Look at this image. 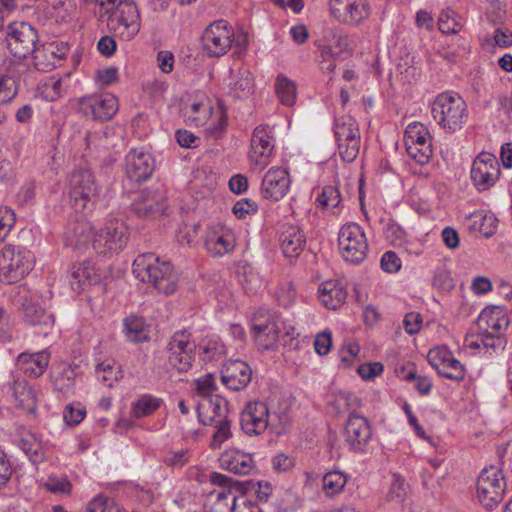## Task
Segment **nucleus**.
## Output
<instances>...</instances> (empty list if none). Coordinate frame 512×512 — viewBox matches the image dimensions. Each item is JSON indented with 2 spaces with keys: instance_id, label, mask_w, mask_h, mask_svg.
<instances>
[{
  "instance_id": "obj_1",
  "label": "nucleus",
  "mask_w": 512,
  "mask_h": 512,
  "mask_svg": "<svg viewBox=\"0 0 512 512\" xmlns=\"http://www.w3.org/2000/svg\"><path fill=\"white\" fill-rule=\"evenodd\" d=\"M133 273L137 279L150 283L160 293L172 294L177 289L178 276L169 261H161L153 253L137 256L133 262Z\"/></svg>"
},
{
  "instance_id": "obj_2",
  "label": "nucleus",
  "mask_w": 512,
  "mask_h": 512,
  "mask_svg": "<svg viewBox=\"0 0 512 512\" xmlns=\"http://www.w3.org/2000/svg\"><path fill=\"white\" fill-rule=\"evenodd\" d=\"M110 14L107 20L109 31L115 37L130 41L140 30V14L136 4L131 0H117L115 5L106 7Z\"/></svg>"
},
{
  "instance_id": "obj_3",
  "label": "nucleus",
  "mask_w": 512,
  "mask_h": 512,
  "mask_svg": "<svg viewBox=\"0 0 512 512\" xmlns=\"http://www.w3.org/2000/svg\"><path fill=\"white\" fill-rule=\"evenodd\" d=\"M467 105L458 95L439 94L432 103L434 120L445 130L455 132L461 129L467 119Z\"/></svg>"
},
{
  "instance_id": "obj_4",
  "label": "nucleus",
  "mask_w": 512,
  "mask_h": 512,
  "mask_svg": "<svg viewBox=\"0 0 512 512\" xmlns=\"http://www.w3.org/2000/svg\"><path fill=\"white\" fill-rule=\"evenodd\" d=\"M32 258L30 251L6 245L0 252V280L9 284L21 280L32 269Z\"/></svg>"
},
{
  "instance_id": "obj_5",
  "label": "nucleus",
  "mask_w": 512,
  "mask_h": 512,
  "mask_svg": "<svg viewBox=\"0 0 512 512\" xmlns=\"http://www.w3.org/2000/svg\"><path fill=\"white\" fill-rule=\"evenodd\" d=\"M196 344L186 330L175 332L167 345L168 365L179 374L187 373L195 359Z\"/></svg>"
},
{
  "instance_id": "obj_6",
  "label": "nucleus",
  "mask_w": 512,
  "mask_h": 512,
  "mask_svg": "<svg viewBox=\"0 0 512 512\" xmlns=\"http://www.w3.org/2000/svg\"><path fill=\"white\" fill-rule=\"evenodd\" d=\"M334 136L341 159L354 161L360 150V130L356 120L347 115L339 117L334 125Z\"/></svg>"
},
{
  "instance_id": "obj_7",
  "label": "nucleus",
  "mask_w": 512,
  "mask_h": 512,
  "mask_svg": "<svg viewBox=\"0 0 512 512\" xmlns=\"http://www.w3.org/2000/svg\"><path fill=\"white\" fill-rule=\"evenodd\" d=\"M7 48L10 53L19 59H26L31 55L39 43L37 30L26 22H14L6 29Z\"/></svg>"
},
{
  "instance_id": "obj_8",
  "label": "nucleus",
  "mask_w": 512,
  "mask_h": 512,
  "mask_svg": "<svg viewBox=\"0 0 512 512\" xmlns=\"http://www.w3.org/2000/svg\"><path fill=\"white\" fill-rule=\"evenodd\" d=\"M167 192L162 184H156L138 192L131 209L140 218L155 219L167 209Z\"/></svg>"
},
{
  "instance_id": "obj_9",
  "label": "nucleus",
  "mask_w": 512,
  "mask_h": 512,
  "mask_svg": "<svg viewBox=\"0 0 512 512\" xmlns=\"http://www.w3.org/2000/svg\"><path fill=\"white\" fill-rule=\"evenodd\" d=\"M338 245L343 258L351 263H361L368 252V242L363 229L356 223L343 225L338 235Z\"/></svg>"
},
{
  "instance_id": "obj_10",
  "label": "nucleus",
  "mask_w": 512,
  "mask_h": 512,
  "mask_svg": "<svg viewBox=\"0 0 512 512\" xmlns=\"http://www.w3.org/2000/svg\"><path fill=\"white\" fill-rule=\"evenodd\" d=\"M505 487L506 482L498 468H485L477 480L478 499L485 508L492 510L503 500Z\"/></svg>"
},
{
  "instance_id": "obj_11",
  "label": "nucleus",
  "mask_w": 512,
  "mask_h": 512,
  "mask_svg": "<svg viewBox=\"0 0 512 512\" xmlns=\"http://www.w3.org/2000/svg\"><path fill=\"white\" fill-rule=\"evenodd\" d=\"M128 240L127 227L117 219H110L105 226L93 234L92 247L101 255L119 252Z\"/></svg>"
},
{
  "instance_id": "obj_12",
  "label": "nucleus",
  "mask_w": 512,
  "mask_h": 512,
  "mask_svg": "<svg viewBox=\"0 0 512 512\" xmlns=\"http://www.w3.org/2000/svg\"><path fill=\"white\" fill-rule=\"evenodd\" d=\"M70 203L75 211H82L96 194L94 177L88 169H75L69 177Z\"/></svg>"
},
{
  "instance_id": "obj_13",
  "label": "nucleus",
  "mask_w": 512,
  "mask_h": 512,
  "mask_svg": "<svg viewBox=\"0 0 512 512\" xmlns=\"http://www.w3.org/2000/svg\"><path fill=\"white\" fill-rule=\"evenodd\" d=\"M233 36L232 27L225 20L216 21L202 35L203 48L209 56L220 57L231 48Z\"/></svg>"
},
{
  "instance_id": "obj_14",
  "label": "nucleus",
  "mask_w": 512,
  "mask_h": 512,
  "mask_svg": "<svg viewBox=\"0 0 512 512\" xmlns=\"http://www.w3.org/2000/svg\"><path fill=\"white\" fill-rule=\"evenodd\" d=\"M329 12L340 23L358 25L368 19L371 8L368 0H330Z\"/></svg>"
},
{
  "instance_id": "obj_15",
  "label": "nucleus",
  "mask_w": 512,
  "mask_h": 512,
  "mask_svg": "<svg viewBox=\"0 0 512 512\" xmlns=\"http://www.w3.org/2000/svg\"><path fill=\"white\" fill-rule=\"evenodd\" d=\"M499 176V162L493 154L482 152L473 161L471 180L478 191L489 190Z\"/></svg>"
},
{
  "instance_id": "obj_16",
  "label": "nucleus",
  "mask_w": 512,
  "mask_h": 512,
  "mask_svg": "<svg viewBox=\"0 0 512 512\" xmlns=\"http://www.w3.org/2000/svg\"><path fill=\"white\" fill-rule=\"evenodd\" d=\"M407 153L420 164L426 163L432 154L428 129L420 122L409 124L405 130Z\"/></svg>"
},
{
  "instance_id": "obj_17",
  "label": "nucleus",
  "mask_w": 512,
  "mask_h": 512,
  "mask_svg": "<svg viewBox=\"0 0 512 512\" xmlns=\"http://www.w3.org/2000/svg\"><path fill=\"white\" fill-rule=\"evenodd\" d=\"M268 406L262 401H253L246 404L240 415V425L243 432L249 436L262 434L274 422L269 420Z\"/></svg>"
},
{
  "instance_id": "obj_18",
  "label": "nucleus",
  "mask_w": 512,
  "mask_h": 512,
  "mask_svg": "<svg viewBox=\"0 0 512 512\" xmlns=\"http://www.w3.org/2000/svg\"><path fill=\"white\" fill-rule=\"evenodd\" d=\"M427 360L437 372L445 378L462 381L466 370L459 360L453 357L445 346H438L428 352Z\"/></svg>"
},
{
  "instance_id": "obj_19",
  "label": "nucleus",
  "mask_w": 512,
  "mask_h": 512,
  "mask_svg": "<svg viewBox=\"0 0 512 512\" xmlns=\"http://www.w3.org/2000/svg\"><path fill=\"white\" fill-rule=\"evenodd\" d=\"M79 110L86 117L105 122L117 112L118 101L112 94L83 97L79 101Z\"/></svg>"
},
{
  "instance_id": "obj_20",
  "label": "nucleus",
  "mask_w": 512,
  "mask_h": 512,
  "mask_svg": "<svg viewBox=\"0 0 512 512\" xmlns=\"http://www.w3.org/2000/svg\"><path fill=\"white\" fill-rule=\"evenodd\" d=\"M372 436L367 419L357 414H351L344 429L345 442L354 452L364 451Z\"/></svg>"
},
{
  "instance_id": "obj_21",
  "label": "nucleus",
  "mask_w": 512,
  "mask_h": 512,
  "mask_svg": "<svg viewBox=\"0 0 512 512\" xmlns=\"http://www.w3.org/2000/svg\"><path fill=\"white\" fill-rule=\"evenodd\" d=\"M252 379V369L249 364L239 359L226 361L221 370V381L229 389L240 391Z\"/></svg>"
},
{
  "instance_id": "obj_22",
  "label": "nucleus",
  "mask_w": 512,
  "mask_h": 512,
  "mask_svg": "<svg viewBox=\"0 0 512 512\" xmlns=\"http://www.w3.org/2000/svg\"><path fill=\"white\" fill-rule=\"evenodd\" d=\"M290 183V176L286 169L270 168L262 180L261 193L265 199L279 201L287 194Z\"/></svg>"
},
{
  "instance_id": "obj_23",
  "label": "nucleus",
  "mask_w": 512,
  "mask_h": 512,
  "mask_svg": "<svg viewBox=\"0 0 512 512\" xmlns=\"http://www.w3.org/2000/svg\"><path fill=\"white\" fill-rule=\"evenodd\" d=\"M155 168L154 159L144 151L131 150L125 158L126 176L133 182L147 180Z\"/></svg>"
},
{
  "instance_id": "obj_24",
  "label": "nucleus",
  "mask_w": 512,
  "mask_h": 512,
  "mask_svg": "<svg viewBox=\"0 0 512 512\" xmlns=\"http://www.w3.org/2000/svg\"><path fill=\"white\" fill-rule=\"evenodd\" d=\"M324 44L320 47L321 55L326 58L345 59L350 55V41L348 35L340 28H326L323 31Z\"/></svg>"
},
{
  "instance_id": "obj_25",
  "label": "nucleus",
  "mask_w": 512,
  "mask_h": 512,
  "mask_svg": "<svg viewBox=\"0 0 512 512\" xmlns=\"http://www.w3.org/2000/svg\"><path fill=\"white\" fill-rule=\"evenodd\" d=\"M228 412L227 400L219 395L206 397L197 406L198 418L203 425H213L214 422L225 419Z\"/></svg>"
},
{
  "instance_id": "obj_26",
  "label": "nucleus",
  "mask_w": 512,
  "mask_h": 512,
  "mask_svg": "<svg viewBox=\"0 0 512 512\" xmlns=\"http://www.w3.org/2000/svg\"><path fill=\"white\" fill-rule=\"evenodd\" d=\"M268 126H258L254 129L251 138L250 159L257 165L265 166L272 154V137L267 131Z\"/></svg>"
},
{
  "instance_id": "obj_27",
  "label": "nucleus",
  "mask_w": 512,
  "mask_h": 512,
  "mask_svg": "<svg viewBox=\"0 0 512 512\" xmlns=\"http://www.w3.org/2000/svg\"><path fill=\"white\" fill-rule=\"evenodd\" d=\"M280 245L283 254L289 258L298 257L304 250L306 238L303 232L296 226H285L280 234Z\"/></svg>"
},
{
  "instance_id": "obj_28",
  "label": "nucleus",
  "mask_w": 512,
  "mask_h": 512,
  "mask_svg": "<svg viewBox=\"0 0 512 512\" xmlns=\"http://www.w3.org/2000/svg\"><path fill=\"white\" fill-rule=\"evenodd\" d=\"M93 234L89 223L84 219L77 218L70 221L65 229V244L75 248L85 246L93 237Z\"/></svg>"
},
{
  "instance_id": "obj_29",
  "label": "nucleus",
  "mask_w": 512,
  "mask_h": 512,
  "mask_svg": "<svg viewBox=\"0 0 512 512\" xmlns=\"http://www.w3.org/2000/svg\"><path fill=\"white\" fill-rule=\"evenodd\" d=\"M73 279V289H79L83 285H93L101 281V270L90 261L75 264L70 270Z\"/></svg>"
},
{
  "instance_id": "obj_30",
  "label": "nucleus",
  "mask_w": 512,
  "mask_h": 512,
  "mask_svg": "<svg viewBox=\"0 0 512 512\" xmlns=\"http://www.w3.org/2000/svg\"><path fill=\"white\" fill-rule=\"evenodd\" d=\"M222 468L239 475H247L253 468L251 455L238 450H229L220 457Z\"/></svg>"
},
{
  "instance_id": "obj_31",
  "label": "nucleus",
  "mask_w": 512,
  "mask_h": 512,
  "mask_svg": "<svg viewBox=\"0 0 512 512\" xmlns=\"http://www.w3.org/2000/svg\"><path fill=\"white\" fill-rule=\"evenodd\" d=\"M13 396L17 406L27 413H34L37 408V396L32 386L25 379L14 380Z\"/></svg>"
},
{
  "instance_id": "obj_32",
  "label": "nucleus",
  "mask_w": 512,
  "mask_h": 512,
  "mask_svg": "<svg viewBox=\"0 0 512 512\" xmlns=\"http://www.w3.org/2000/svg\"><path fill=\"white\" fill-rule=\"evenodd\" d=\"M346 290L334 281L323 282L319 287V299L331 310L339 308L346 300Z\"/></svg>"
},
{
  "instance_id": "obj_33",
  "label": "nucleus",
  "mask_w": 512,
  "mask_h": 512,
  "mask_svg": "<svg viewBox=\"0 0 512 512\" xmlns=\"http://www.w3.org/2000/svg\"><path fill=\"white\" fill-rule=\"evenodd\" d=\"M18 364L22 369L33 377H40L49 364V353L41 351L38 353H21L18 357Z\"/></svg>"
},
{
  "instance_id": "obj_34",
  "label": "nucleus",
  "mask_w": 512,
  "mask_h": 512,
  "mask_svg": "<svg viewBox=\"0 0 512 512\" xmlns=\"http://www.w3.org/2000/svg\"><path fill=\"white\" fill-rule=\"evenodd\" d=\"M124 333L134 343H142L149 339V328L143 317L130 315L124 319Z\"/></svg>"
},
{
  "instance_id": "obj_35",
  "label": "nucleus",
  "mask_w": 512,
  "mask_h": 512,
  "mask_svg": "<svg viewBox=\"0 0 512 512\" xmlns=\"http://www.w3.org/2000/svg\"><path fill=\"white\" fill-rule=\"evenodd\" d=\"M34 67L42 72H49L56 67L58 60L52 44L37 45L31 53Z\"/></svg>"
},
{
  "instance_id": "obj_36",
  "label": "nucleus",
  "mask_w": 512,
  "mask_h": 512,
  "mask_svg": "<svg viewBox=\"0 0 512 512\" xmlns=\"http://www.w3.org/2000/svg\"><path fill=\"white\" fill-rule=\"evenodd\" d=\"M280 327L279 324H270V326H256L254 337L257 345L265 350L273 349L276 343L280 340Z\"/></svg>"
},
{
  "instance_id": "obj_37",
  "label": "nucleus",
  "mask_w": 512,
  "mask_h": 512,
  "mask_svg": "<svg viewBox=\"0 0 512 512\" xmlns=\"http://www.w3.org/2000/svg\"><path fill=\"white\" fill-rule=\"evenodd\" d=\"M499 307L484 309L479 316V323L485 322L488 327L493 330L494 334L502 335V331L506 330L509 325V319L506 316H501Z\"/></svg>"
},
{
  "instance_id": "obj_38",
  "label": "nucleus",
  "mask_w": 512,
  "mask_h": 512,
  "mask_svg": "<svg viewBox=\"0 0 512 512\" xmlns=\"http://www.w3.org/2000/svg\"><path fill=\"white\" fill-rule=\"evenodd\" d=\"M275 91L281 104L293 106L296 102V84L285 75L279 74L276 78Z\"/></svg>"
},
{
  "instance_id": "obj_39",
  "label": "nucleus",
  "mask_w": 512,
  "mask_h": 512,
  "mask_svg": "<svg viewBox=\"0 0 512 512\" xmlns=\"http://www.w3.org/2000/svg\"><path fill=\"white\" fill-rule=\"evenodd\" d=\"M74 382L75 372L69 366L64 367L58 375L52 378L54 389L64 396H70L74 393Z\"/></svg>"
},
{
  "instance_id": "obj_40",
  "label": "nucleus",
  "mask_w": 512,
  "mask_h": 512,
  "mask_svg": "<svg viewBox=\"0 0 512 512\" xmlns=\"http://www.w3.org/2000/svg\"><path fill=\"white\" fill-rule=\"evenodd\" d=\"M438 28L444 34H456L462 29L461 17L453 10H443L438 19Z\"/></svg>"
},
{
  "instance_id": "obj_41",
  "label": "nucleus",
  "mask_w": 512,
  "mask_h": 512,
  "mask_svg": "<svg viewBox=\"0 0 512 512\" xmlns=\"http://www.w3.org/2000/svg\"><path fill=\"white\" fill-rule=\"evenodd\" d=\"M205 247L213 255H224L233 248V243L228 236L213 233L206 239Z\"/></svg>"
},
{
  "instance_id": "obj_42",
  "label": "nucleus",
  "mask_w": 512,
  "mask_h": 512,
  "mask_svg": "<svg viewBox=\"0 0 512 512\" xmlns=\"http://www.w3.org/2000/svg\"><path fill=\"white\" fill-rule=\"evenodd\" d=\"M346 477L340 471H330L323 477V489L328 496L342 491L346 484Z\"/></svg>"
},
{
  "instance_id": "obj_43",
  "label": "nucleus",
  "mask_w": 512,
  "mask_h": 512,
  "mask_svg": "<svg viewBox=\"0 0 512 512\" xmlns=\"http://www.w3.org/2000/svg\"><path fill=\"white\" fill-rule=\"evenodd\" d=\"M18 93V84L16 77L12 75L0 76V103L7 104Z\"/></svg>"
},
{
  "instance_id": "obj_44",
  "label": "nucleus",
  "mask_w": 512,
  "mask_h": 512,
  "mask_svg": "<svg viewBox=\"0 0 512 512\" xmlns=\"http://www.w3.org/2000/svg\"><path fill=\"white\" fill-rule=\"evenodd\" d=\"M160 406V400L150 396H142L133 406V413L136 418H142L152 414Z\"/></svg>"
},
{
  "instance_id": "obj_45",
  "label": "nucleus",
  "mask_w": 512,
  "mask_h": 512,
  "mask_svg": "<svg viewBox=\"0 0 512 512\" xmlns=\"http://www.w3.org/2000/svg\"><path fill=\"white\" fill-rule=\"evenodd\" d=\"M210 496H215L216 502L210 508V512L230 511L232 498L236 497L231 489H217L211 492Z\"/></svg>"
},
{
  "instance_id": "obj_46",
  "label": "nucleus",
  "mask_w": 512,
  "mask_h": 512,
  "mask_svg": "<svg viewBox=\"0 0 512 512\" xmlns=\"http://www.w3.org/2000/svg\"><path fill=\"white\" fill-rule=\"evenodd\" d=\"M238 281L247 292L254 291L260 284L258 273L249 265H244L238 270Z\"/></svg>"
},
{
  "instance_id": "obj_47",
  "label": "nucleus",
  "mask_w": 512,
  "mask_h": 512,
  "mask_svg": "<svg viewBox=\"0 0 512 512\" xmlns=\"http://www.w3.org/2000/svg\"><path fill=\"white\" fill-rule=\"evenodd\" d=\"M253 78L249 71L244 70L240 71L237 79L232 84V89L234 90L237 97L247 96L253 90Z\"/></svg>"
},
{
  "instance_id": "obj_48",
  "label": "nucleus",
  "mask_w": 512,
  "mask_h": 512,
  "mask_svg": "<svg viewBox=\"0 0 512 512\" xmlns=\"http://www.w3.org/2000/svg\"><path fill=\"white\" fill-rule=\"evenodd\" d=\"M341 201L340 192L334 186H325L317 198L318 206L321 208L338 207Z\"/></svg>"
},
{
  "instance_id": "obj_49",
  "label": "nucleus",
  "mask_w": 512,
  "mask_h": 512,
  "mask_svg": "<svg viewBox=\"0 0 512 512\" xmlns=\"http://www.w3.org/2000/svg\"><path fill=\"white\" fill-rule=\"evenodd\" d=\"M478 338H480L481 344L486 350H492L493 352L503 350L507 344V340L503 335L494 334L489 331L479 334Z\"/></svg>"
},
{
  "instance_id": "obj_50",
  "label": "nucleus",
  "mask_w": 512,
  "mask_h": 512,
  "mask_svg": "<svg viewBox=\"0 0 512 512\" xmlns=\"http://www.w3.org/2000/svg\"><path fill=\"white\" fill-rule=\"evenodd\" d=\"M87 509L88 512H119L114 500L101 494L89 502Z\"/></svg>"
},
{
  "instance_id": "obj_51",
  "label": "nucleus",
  "mask_w": 512,
  "mask_h": 512,
  "mask_svg": "<svg viewBox=\"0 0 512 512\" xmlns=\"http://www.w3.org/2000/svg\"><path fill=\"white\" fill-rule=\"evenodd\" d=\"M47 491L54 494H70L72 485L66 477L50 476L44 483Z\"/></svg>"
},
{
  "instance_id": "obj_52",
  "label": "nucleus",
  "mask_w": 512,
  "mask_h": 512,
  "mask_svg": "<svg viewBox=\"0 0 512 512\" xmlns=\"http://www.w3.org/2000/svg\"><path fill=\"white\" fill-rule=\"evenodd\" d=\"M393 482L390 485L386 499L390 502L401 503L406 496L405 481L399 475H393Z\"/></svg>"
},
{
  "instance_id": "obj_53",
  "label": "nucleus",
  "mask_w": 512,
  "mask_h": 512,
  "mask_svg": "<svg viewBox=\"0 0 512 512\" xmlns=\"http://www.w3.org/2000/svg\"><path fill=\"white\" fill-rule=\"evenodd\" d=\"M15 214L8 208H0V243L5 240L15 224Z\"/></svg>"
},
{
  "instance_id": "obj_54",
  "label": "nucleus",
  "mask_w": 512,
  "mask_h": 512,
  "mask_svg": "<svg viewBox=\"0 0 512 512\" xmlns=\"http://www.w3.org/2000/svg\"><path fill=\"white\" fill-rule=\"evenodd\" d=\"M209 110L210 107L203 103H194L190 106V112H186L185 115H188V120L196 126H200L205 123Z\"/></svg>"
},
{
  "instance_id": "obj_55",
  "label": "nucleus",
  "mask_w": 512,
  "mask_h": 512,
  "mask_svg": "<svg viewBox=\"0 0 512 512\" xmlns=\"http://www.w3.org/2000/svg\"><path fill=\"white\" fill-rule=\"evenodd\" d=\"M196 391L204 398L213 396L212 392L216 389L215 377L213 374L208 373L205 376L195 381Z\"/></svg>"
},
{
  "instance_id": "obj_56",
  "label": "nucleus",
  "mask_w": 512,
  "mask_h": 512,
  "mask_svg": "<svg viewBox=\"0 0 512 512\" xmlns=\"http://www.w3.org/2000/svg\"><path fill=\"white\" fill-rule=\"evenodd\" d=\"M86 415V410L80 404L75 406L74 404H70L66 406L63 414V418L66 423L69 425L79 424Z\"/></svg>"
},
{
  "instance_id": "obj_57",
  "label": "nucleus",
  "mask_w": 512,
  "mask_h": 512,
  "mask_svg": "<svg viewBox=\"0 0 512 512\" xmlns=\"http://www.w3.org/2000/svg\"><path fill=\"white\" fill-rule=\"evenodd\" d=\"M213 425L216 427V432L213 436V442L215 444L221 445L231 436L230 421L228 416H226L225 419L214 422Z\"/></svg>"
},
{
  "instance_id": "obj_58",
  "label": "nucleus",
  "mask_w": 512,
  "mask_h": 512,
  "mask_svg": "<svg viewBox=\"0 0 512 512\" xmlns=\"http://www.w3.org/2000/svg\"><path fill=\"white\" fill-rule=\"evenodd\" d=\"M381 267L389 273L397 272L401 267V260L395 252L387 251L381 258Z\"/></svg>"
},
{
  "instance_id": "obj_59",
  "label": "nucleus",
  "mask_w": 512,
  "mask_h": 512,
  "mask_svg": "<svg viewBox=\"0 0 512 512\" xmlns=\"http://www.w3.org/2000/svg\"><path fill=\"white\" fill-rule=\"evenodd\" d=\"M359 375L365 379H373L383 372V365L380 362L364 363L357 369Z\"/></svg>"
},
{
  "instance_id": "obj_60",
  "label": "nucleus",
  "mask_w": 512,
  "mask_h": 512,
  "mask_svg": "<svg viewBox=\"0 0 512 512\" xmlns=\"http://www.w3.org/2000/svg\"><path fill=\"white\" fill-rule=\"evenodd\" d=\"M164 463L171 467H182L188 461V451H172L168 452L164 459Z\"/></svg>"
},
{
  "instance_id": "obj_61",
  "label": "nucleus",
  "mask_w": 512,
  "mask_h": 512,
  "mask_svg": "<svg viewBox=\"0 0 512 512\" xmlns=\"http://www.w3.org/2000/svg\"><path fill=\"white\" fill-rule=\"evenodd\" d=\"M22 449L27 457L34 463L43 459V452L39 443H30L28 440L22 439Z\"/></svg>"
},
{
  "instance_id": "obj_62",
  "label": "nucleus",
  "mask_w": 512,
  "mask_h": 512,
  "mask_svg": "<svg viewBox=\"0 0 512 512\" xmlns=\"http://www.w3.org/2000/svg\"><path fill=\"white\" fill-rule=\"evenodd\" d=\"M230 512H263L262 509L249 501H246L243 497L238 499L237 497L232 498V505Z\"/></svg>"
},
{
  "instance_id": "obj_63",
  "label": "nucleus",
  "mask_w": 512,
  "mask_h": 512,
  "mask_svg": "<svg viewBox=\"0 0 512 512\" xmlns=\"http://www.w3.org/2000/svg\"><path fill=\"white\" fill-rule=\"evenodd\" d=\"M422 317L419 313L410 312L405 315L403 325L408 334H415L420 330Z\"/></svg>"
},
{
  "instance_id": "obj_64",
  "label": "nucleus",
  "mask_w": 512,
  "mask_h": 512,
  "mask_svg": "<svg viewBox=\"0 0 512 512\" xmlns=\"http://www.w3.org/2000/svg\"><path fill=\"white\" fill-rule=\"evenodd\" d=\"M293 495L289 492H284L274 502V509L277 512H291L295 509Z\"/></svg>"
}]
</instances>
